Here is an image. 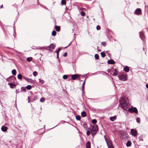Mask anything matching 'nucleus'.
I'll use <instances>...</instances> for the list:
<instances>
[{"mask_svg":"<svg viewBox=\"0 0 148 148\" xmlns=\"http://www.w3.org/2000/svg\"><path fill=\"white\" fill-rule=\"evenodd\" d=\"M119 103L123 108L125 110H127L128 107L127 104L125 101L124 99L122 97L119 98Z\"/></svg>","mask_w":148,"mask_h":148,"instance_id":"1","label":"nucleus"},{"mask_svg":"<svg viewBox=\"0 0 148 148\" xmlns=\"http://www.w3.org/2000/svg\"><path fill=\"white\" fill-rule=\"evenodd\" d=\"M55 45L53 44H51L50 45L47 47L46 49L49 50L50 51H52L54 49Z\"/></svg>","mask_w":148,"mask_h":148,"instance_id":"2","label":"nucleus"},{"mask_svg":"<svg viewBox=\"0 0 148 148\" xmlns=\"http://www.w3.org/2000/svg\"><path fill=\"white\" fill-rule=\"evenodd\" d=\"M128 111L131 113L134 112L137 113L138 112L137 109L136 107H131L129 108Z\"/></svg>","mask_w":148,"mask_h":148,"instance_id":"3","label":"nucleus"},{"mask_svg":"<svg viewBox=\"0 0 148 148\" xmlns=\"http://www.w3.org/2000/svg\"><path fill=\"white\" fill-rule=\"evenodd\" d=\"M127 75H119L118 76V77L120 80L123 81H126L127 80Z\"/></svg>","mask_w":148,"mask_h":148,"instance_id":"4","label":"nucleus"},{"mask_svg":"<svg viewBox=\"0 0 148 148\" xmlns=\"http://www.w3.org/2000/svg\"><path fill=\"white\" fill-rule=\"evenodd\" d=\"M7 80L8 81H10L12 82H15V81L16 80V78L15 77L13 76H11L8 78L7 79Z\"/></svg>","mask_w":148,"mask_h":148,"instance_id":"5","label":"nucleus"},{"mask_svg":"<svg viewBox=\"0 0 148 148\" xmlns=\"http://www.w3.org/2000/svg\"><path fill=\"white\" fill-rule=\"evenodd\" d=\"M120 134L121 138L124 139H126L127 138L126 134L123 131H120Z\"/></svg>","mask_w":148,"mask_h":148,"instance_id":"6","label":"nucleus"},{"mask_svg":"<svg viewBox=\"0 0 148 148\" xmlns=\"http://www.w3.org/2000/svg\"><path fill=\"white\" fill-rule=\"evenodd\" d=\"M110 74L113 76H116L118 75V72L116 69H113L111 71Z\"/></svg>","mask_w":148,"mask_h":148,"instance_id":"7","label":"nucleus"},{"mask_svg":"<svg viewBox=\"0 0 148 148\" xmlns=\"http://www.w3.org/2000/svg\"><path fill=\"white\" fill-rule=\"evenodd\" d=\"M131 132L132 135L134 136H136L137 134V131L134 129H131Z\"/></svg>","mask_w":148,"mask_h":148,"instance_id":"8","label":"nucleus"},{"mask_svg":"<svg viewBox=\"0 0 148 148\" xmlns=\"http://www.w3.org/2000/svg\"><path fill=\"white\" fill-rule=\"evenodd\" d=\"M141 12V10L140 8H137L135 11V13L136 15H139Z\"/></svg>","mask_w":148,"mask_h":148,"instance_id":"9","label":"nucleus"},{"mask_svg":"<svg viewBox=\"0 0 148 148\" xmlns=\"http://www.w3.org/2000/svg\"><path fill=\"white\" fill-rule=\"evenodd\" d=\"M78 75L77 74L72 75H71V79L75 80L78 77Z\"/></svg>","mask_w":148,"mask_h":148,"instance_id":"10","label":"nucleus"},{"mask_svg":"<svg viewBox=\"0 0 148 148\" xmlns=\"http://www.w3.org/2000/svg\"><path fill=\"white\" fill-rule=\"evenodd\" d=\"M93 131H96L97 132L98 130V126L97 125H95L94 126L91 130Z\"/></svg>","mask_w":148,"mask_h":148,"instance_id":"11","label":"nucleus"},{"mask_svg":"<svg viewBox=\"0 0 148 148\" xmlns=\"http://www.w3.org/2000/svg\"><path fill=\"white\" fill-rule=\"evenodd\" d=\"M107 62L108 64H114L115 63V62L112 59H111L110 60H108Z\"/></svg>","mask_w":148,"mask_h":148,"instance_id":"12","label":"nucleus"},{"mask_svg":"<svg viewBox=\"0 0 148 148\" xmlns=\"http://www.w3.org/2000/svg\"><path fill=\"white\" fill-rule=\"evenodd\" d=\"M1 130L3 132H6L7 130V127L6 126H2L1 127Z\"/></svg>","mask_w":148,"mask_h":148,"instance_id":"13","label":"nucleus"},{"mask_svg":"<svg viewBox=\"0 0 148 148\" xmlns=\"http://www.w3.org/2000/svg\"><path fill=\"white\" fill-rule=\"evenodd\" d=\"M86 147L87 148H90V143L88 141L86 143Z\"/></svg>","mask_w":148,"mask_h":148,"instance_id":"14","label":"nucleus"},{"mask_svg":"<svg viewBox=\"0 0 148 148\" xmlns=\"http://www.w3.org/2000/svg\"><path fill=\"white\" fill-rule=\"evenodd\" d=\"M140 37L141 39L143 40L144 38V35L143 34L142 32H139Z\"/></svg>","mask_w":148,"mask_h":148,"instance_id":"15","label":"nucleus"},{"mask_svg":"<svg viewBox=\"0 0 148 148\" xmlns=\"http://www.w3.org/2000/svg\"><path fill=\"white\" fill-rule=\"evenodd\" d=\"M8 84L10 86V87H11L12 88H13L14 86H15V85L12 82L11 83H8Z\"/></svg>","mask_w":148,"mask_h":148,"instance_id":"16","label":"nucleus"},{"mask_svg":"<svg viewBox=\"0 0 148 148\" xmlns=\"http://www.w3.org/2000/svg\"><path fill=\"white\" fill-rule=\"evenodd\" d=\"M55 28L57 32H59L60 30V27L59 26L56 25L55 26Z\"/></svg>","mask_w":148,"mask_h":148,"instance_id":"17","label":"nucleus"},{"mask_svg":"<svg viewBox=\"0 0 148 148\" xmlns=\"http://www.w3.org/2000/svg\"><path fill=\"white\" fill-rule=\"evenodd\" d=\"M124 70L125 72H127L129 71V67L127 66H126L124 68Z\"/></svg>","mask_w":148,"mask_h":148,"instance_id":"18","label":"nucleus"},{"mask_svg":"<svg viewBox=\"0 0 148 148\" xmlns=\"http://www.w3.org/2000/svg\"><path fill=\"white\" fill-rule=\"evenodd\" d=\"M86 115V112L83 111L81 113V116L82 117H85Z\"/></svg>","mask_w":148,"mask_h":148,"instance_id":"19","label":"nucleus"},{"mask_svg":"<svg viewBox=\"0 0 148 148\" xmlns=\"http://www.w3.org/2000/svg\"><path fill=\"white\" fill-rule=\"evenodd\" d=\"M107 143L108 148H114L113 146L111 143H110V144H109L107 142Z\"/></svg>","mask_w":148,"mask_h":148,"instance_id":"20","label":"nucleus"},{"mask_svg":"<svg viewBox=\"0 0 148 148\" xmlns=\"http://www.w3.org/2000/svg\"><path fill=\"white\" fill-rule=\"evenodd\" d=\"M126 146L127 147H130L131 145V141H128L126 144Z\"/></svg>","mask_w":148,"mask_h":148,"instance_id":"21","label":"nucleus"},{"mask_svg":"<svg viewBox=\"0 0 148 148\" xmlns=\"http://www.w3.org/2000/svg\"><path fill=\"white\" fill-rule=\"evenodd\" d=\"M116 119V116H114L113 117H111L110 118V119L112 121H113Z\"/></svg>","mask_w":148,"mask_h":148,"instance_id":"22","label":"nucleus"},{"mask_svg":"<svg viewBox=\"0 0 148 148\" xmlns=\"http://www.w3.org/2000/svg\"><path fill=\"white\" fill-rule=\"evenodd\" d=\"M12 75H15L16 74V70L14 69H13L12 71Z\"/></svg>","mask_w":148,"mask_h":148,"instance_id":"23","label":"nucleus"},{"mask_svg":"<svg viewBox=\"0 0 148 148\" xmlns=\"http://www.w3.org/2000/svg\"><path fill=\"white\" fill-rule=\"evenodd\" d=\"M91 134L92 136H94L96 134V133L97 132L93 131H92V130L91 131Z\"/></svg>","mask_w":148,"mask_h":148,"instance_id":"24","label":"nucleus"},{"mask_svg":"<svg viewBox=\"0 0 148 148\" xmlns=\"http://www.w3.org/2000/svg\"><path fill=\"white\" fill-rule=\"evenodd\" d=\"M27 60L28 62H30L32 60V58L31 57H28L27 58Z\"/></svg>","mask_w":148,"mask_h":148,"instance_id":"25","label":"nucleus"},{"mask_svg":"<svg viewBox=\"0 0 148 148\" xmlns=\"http://www.w3.org/2000/svg\"><path fill=\"white\" fill-rule=\"evenodd\" d=\"M39 83L41 84H43L45 82L44 80L41 79H39Z\"/></svg>","mask_w":148,"mask_h":148,"instance_id":"26","label":"nucleus"},{"mask_svg":"<svg viewBox=\"0 0 148 148\" xmlns=\"http://www.w3.org/2000/svg\"><path fill=\"white\" fill-rule=\"evenodd\" d=\"M17 77H18V79H21L22 78V75L21 74H19L18 75Z\"/></svg>","mask_w":148,"mask_h":148,"instance_id":"27","label":"nucleus"},{"mask_svg":"<svg viewBox=\"0 0 148 148\" xmlns=\"http://www.w3.org/2000/svg\"><path fill=\"white\" fill-rule=\"evenodd\" d=\"M82 126L84 129H87V124H86L85 123H84L82 125Z\"/></svg>","mask_w":148,"mask_h":148,"instance_id":"28","label":"nucleus"},{"mask_svg":"<svg viewBox=\"0 0 148 148\" xmlns=\"http://www.w3.org/2000/svg\"><path fill=\"white\" fill-rule=\"evenodd\" d=\"M26 88L28 90H30L31 89L32 86L31 85H28L26 86Z\"/></svg>","mask_w":148,"mask_h":148,"instance_id":"29","label":"nucleus"},{"mask_svg":"<svg viewBox=\"0 0 148 148\" xmlns=\"http://www.w3.org/2000/svg\"><path fill=\"white\" fill-rule=\"evenodd\" d=\"M95 57L96 60H98L99 59V56L98 54H96L95 55Z\"/></svg>","mask_w":148,"mask_h":148,"instance_id":"30","label":"nucleus"},{"mask_svg":"<svg viewBox=\"0 0 148 148\" xmlns=\"http://www.w3.org/2000/svg\"><path fill=\"white\" fill-rule=\"evenodd\" d=\"M56 34V31H53L52 32V35L53 36H55Z\"/></svg>","mask_w":148,"mask_h":148,"instance_id":"31","label":"nucleus"},{"mask_svg":"<svg viewBox=\"0 0 148 148\" xmlns=\"http://www.w3.org/2000/svg\"><path fill=\"white\" fill-rule=\"evenodd\" d=\"M81 117L79 115H77L76 116V119L77 120H79L81 119Z\"/></svg>","mask_w":148,"mask_h":148,"instance_id":"32","label":"nucleus"},{"mask_svg":"<svg viewBox=\"0 0 148 148\" xmlns=\"http://www.w3.org/2000/svg\"><path fill=\"white\" fill-rule=\"evenodd\" d=\"M97 122V120L95 119H93L92 120V123L93 124H95Z\"/></svg>","mask_w":148,"mask_h":148,"instance_id":"33","label":"nucleus"},{"mask_svg":"<svg viewBox=\"0 0 148 148\" xmlns=\"http://www.w3.org/2000/svg\"><path fill=\"white\" fill-rule=\"evenodd\" d=\"M61 3L62 5H64L66 4V2L65 0H62L61 1Z\"/></svg>","mask_w":148,"mask_h":148,"instance_id":"34","label":"nucleus"},{"mask_svg":"<svg viewBox=\"0 0 148 148\" xmlns=\"http://www.w3.org/2000/svg\"><path fill=\"white\" fill-rule=\"evenodd\" d=\"M101 56L102 57H105L106 54L103 52H101Z\"/></svg>","mask_w":148,"mask_h":148,"instance_id":"35","label":"nucleus"},{"mask_svg":"<svg viewBox=\"0 0 148 148\" xmlns=\"http://www.w3.org/2000/svg\"><path fill=\"white\" fill-rule=\"evenodd\" d=\"M27 81L30 83H32L33 82V80L32 79L29 78H28Z\"/></svg>","mask_w":148,"mask_h":148,"instance_id":"36","label":"nucleus"},{"mask_svg":"<svg viewBox=\"0 0 148 148\" xmlns=\"http://www.w3.org/2000/svg\"><path fill=\"white\" fill-rule=\"evenodd\" d=\"M101 45L104 47H105L106 45V42H103L101 43Z\"/></svg>","mask_w":148,"mask_h":148,"instance_id":"37","label":"nucleus"},{"mask_svg":"<svg viewBox=\"0 0 148 148\" xmlns=\"http://www.w3.org/2000/svg\"><path fill=\"white\" fill-rule=\"evenodd\" d=\"M136 121L138 123H139L140 122V119L139 117H137L136 119Z\"/></svg>","mask_w":148,"mask_h":148,"instance_id":"38","label":"nucleus"},{"mask_svg":"<svg viewBox=\"0 0 148 148\" xmlns=\"http://www.w3.org/2000/svg\"><path fill=\"white\" fill-rule=\"evenodd\" d=\"M68 76L66 75H64L63 76V78L64 79H67Z\"/></svg>","mask_w":148,"mask_h":148,"instance_id":"39","label":"nucleus"},{"mask_svg":"<svg viewBox=\"0 0 148 148\" xmlns=\"http://www.w3.org/2000/svg\"><path fill=\"white\" fill-rule=\"evenodd\" d=\"M80 14L82 16H84L85 14V12L83 11H82L80 12Z\"/></svg>","mask_w":148,"mask_h":148,"instance_id":"40","label":"nucleus"},{"mask_svg":"<svg viewBox=\"0 0 148 148\" xmlns=\"http://www.w3.org/2000/svg\"><path fill=\"white\" fill-rule=\"evenodd\" d=\"M60 50H61V48H59L57 50H56L55 51V52H56L57 53V54H58V53L59 54V52L60 51Z\"/></svg>","mask_w":148,"mask_h":148,"instance_id":"41","label":"nucleus"},{"mask_svg":"<svg viewBox=\"0 0 148 148\" xmlns=\"http://www.w3.org/2000/svg\"><path fill=\"white\" fill-rule=\"evenodd\" d=\"M37 72L36 71H34L33 73V75L35 76H36L37 75Z\"/></svg>","mask_w":148,"mask_h":148,"instance_id":"42","label":"nucleus"},{"mask_svg":"<svg viewBox=\"0 0 148 148\" xmlns=\"http://www.w3.org/2000/svg\"><path fill=\"white\" fill-rule=\"evenodd\" d=\"M40 101L41 102H43L45 101V99L43 98H41L40 99Z\"/></svg>","mask_w":148,"mask_h":148,"instance_id":"43","label":"nucleus"},{"mask_svg":"<svg viewBox=\"0 0 148 148\" xmlns=\"http://www.w3.org/2000/svg\"><path fill=\"white\" fill-rule=\"evenodd\" d=\"M96 29L97 30H98L100 29V26L99 25H97V27H96Z\"/></svg>","mask_w":148,"mask_h":148,"instance_id":"44","label":"nucleus"},{"mask_svg":"<svg viewBox=\"0 0 148 148\" xmlns=\"http://www.w3.org/2000/svg\"><path fill=\"white\" fill-rule=\"evenodd\" d=\"M21 89L22 90L24 91H25L26 90V88L24 87H22L21 88Z\"/></svg>","mask_w":148,"mask_h":148,"instance_id":"45","label":"nucleus"},{"mask_svg":"<svg viewBox=\"0 0 148 148\" xmlns=\"http://www.w3.org/2000/svg\"><path fill=\"white\" fill-rule=\"evenodd\" d=\"M90 132L89 130H88L86 132V134L87 136H89L90 135Z\"/></svg>","mask_w":148,"mask_h":148,"instance_id":"46","label":"nucleus"},{"mask_svg":"<svg viewBox=\"0 0 148 148\" xmlns=\"http://www.w3.org/2000/svg\"><path fill=\"white\" fill-rule=\"evenodd\" d=\"M85 82H84L83 84V85H82V90L83 91L84 90V84H85Z\"/></svg>","mask_w":148,"mask_h":148,"instance_id":"47","label":"nucleus"},{"mask_svg":"<svg viewBox=\"0 0 148 148\" xmlns=\"http://www.w3.org/2000/svg\"><path fill=\"white\" fill-rule=\"evenodd\" d=\"M24 79L27 81V80L29 78H27V77H23Z\"/></svg>","mask_w":148,"mask_h":148,"instance_id":"48","label":"nucleus"},{"mask_svg":"<svg viewBox=\"0 0 148 148\" xmlns=\"http://www.w3.org/2000/svg\"><path fill=\"white\" fill-rule=\"evenodd\" d=\"M67 55V53L66 52H65L64 53V57H66Z\"/></svg>","mask_w":148,"mask_h":148,"instance_id":"49","label":"nucleus"},{"mask_svg":"<svg viewBox=\"0 0 148 148\" xmlns=\"http://www.w3.org/2000/svg\"><path fill=\"white\" fill-rule=\"evenodd\" d=\"M80 10H84L85 9L84 8H80Z\"/></svg>","mask_w":148,"mask_h":148,"instance_id":"50","label":"nucleus"},{"mask_svg":"<svg viewBox=\"0 0 148 148\" xmlns=\"http://www.w3.org/2000/svg\"><path fill=\"white\" fill-rule=\"evenodd\" d=\"M57 58H59V54L58 53V54H57Z\"/></svg>","mask_w":148,"mask_h":148,"instance_id":"51","label":"nucleus"},{"mask_svg":"<svg viewBox=\"0 0 148 148\" xmlns=\"http://www.w3.org/2000/svg\"><path fill=\"white\" fill-rule=\"evenodd\" d=\"M97 51H98L100 52V51H101V50L100 49H97Z\"/></svg>","mask_w":148,"mask_h":148,"instance_id":"52","label":"nucleus"},{"mask_svg":"<svg viewBox=\"0 0 148 148\" xmlns=\"http://www.w3.org/2000/svg\"><path fill=\"white\" fill-rule=\"evenodd\" d=\"M146 87L147 88H148V84H146Z\"/></svg>","mask_w":148,"mask_h":148,"instance_id":"53","label":"nucleus"},{"mask_svg":"<svg viewBox=\"0 0 148 148\" xmlns=\"http://www.w3.org/2000/svg\"><path fill=\"white\" fill-rule=\"evenodd\" d=\"M3 7V5H1V6H0V8H2Z\"/></svg>","mask_w":148,"mask_h":148,"instance_id":"54","label":"nucleus"},{"mask_svg":"<svg viewBox=\"0 0 148 148\" xmlns=\"http://www.w3.org/2000/svg\"><path fill=\"white\" fill-rule=\"evenodd\" d=\"M28 102L29 103V97L28 98Z\"/></svg>","mask_w":148,"mask_h":148,"instance_id":"55","label":"nucleus"},{"mask_svg":"<svg viewBox=\"0 0 148 148\" xmlns=\"http://www.w3.org/2000/svg\"><path fill=\"white\" fill-rule=\"evenodd\" d=\"M17 90H16V93H17Z\"/></svg>","mask_w":148,"mask_h":148,"instance_id":"56","label":"nucleus"},{"mask_svg":"<svg viewBox=\"0 0 148 148\" xmlns=\"http://www.w3.org/2000/svg\"><path fill=\"white\" fill-rule=\"evenodd\" d=\"M87 18H88V16H87Z\"/></svg>","mask_w":148,"mask_h":148,"instance_id":"57","label":"nucleus"},{"mask_svg":"<svg viewBox=\"0 0 148 148\" xmlns=\"http://www.w3.org/2000/svg\"><path fill=\"white\" fill-rule=\"evenodd\" d=\"M88 129H90V128H88Z\"/></svg>","mask_w":148,"mask_h":148,"instance_id":"58","label":"nucleus"}]
</instances>
